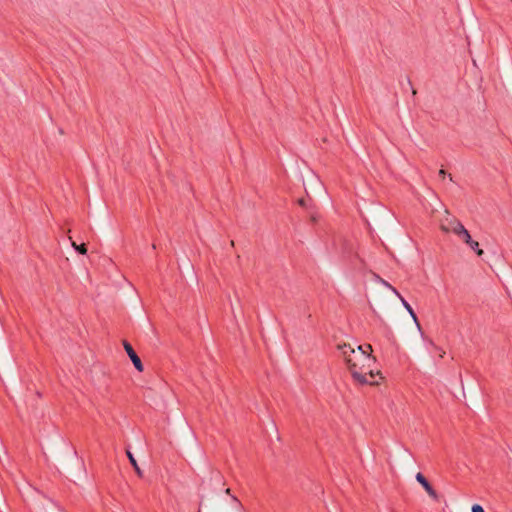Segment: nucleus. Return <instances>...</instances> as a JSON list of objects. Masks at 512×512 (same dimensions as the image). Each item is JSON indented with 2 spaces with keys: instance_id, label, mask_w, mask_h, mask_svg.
Segmentation results:
<instances>
[{
  "instance_id": "f257e3e1",
  "label": "nucleus",
  "mask_w": 512,
  "mask_h": 512,
  "mask_svg": "<svg viewBox=\"0 0 512 512\" xmlns=\"http://www.w3.org/2000/svg\"><path fill=\"white\" fill-rule=\"evenodd\" d=\"M366 349L363 346H358L356 349L350 344L338 345L344 361L354 379L360 385H379L376 376L383 379L380 371L374 373L373 367L376 363V358L371 354L372 346L367 344Z\"/></svg>"
},
{
  "instance_id": "f03ea898",
  "label": "nucleus",
  "mask_w": 512,
  "mask_h": 512,
  "mask_svg": "<svg viewBox=\"0 0 512 512\" xmlns=\"http://www.w3.org/2000/svg\"><path fill=\"white\" fill-rule=\"evenodd\" d=\"M453 233L456 234L461 240L465 243L469 244L470 247L480 255L479 243L477 241H473L469 232L465 229V227L461 223H455L453 226Z\"/></svg>"
},
{
  "instance_id": "7ed1b4c3",
  "label": "nucleus",
  "mask_w": 512,
  "mask_h": 512,
  "mask_svg": "<svg viewBox=\"0 0 512 512\" xmlns=\"http://www.w3.org/2000/svg\"><path fill=\"white\" fill-rule=\"evenodd\" d=\"M453 233L456 234L461 240L465 243L469 244L470 247L480 255L479 243L477 241H473L469 232L465 229V227L461 223H455L453 226Z\"/></svg>"
},
{
  "instance_id": "20e7f679",
  "label": "nucleus",
  "mask_w": 512,
  "mask_h": 512,
  "mask_svg": "<svg viewBox=\"0 0 512 512\" xmlns=\"http://www.w3.org/2000/svg\"><path fill=\"white\" fill-rule=\"evenodd\" d=\"M123 347H124L126 353L128 354L130 360L132 361L134 367L136 368V370L139 372H143L144 366L142 364V361H141L140 357L137 355V353L134 351L132 345L128 341L124 340Z\"/></svg>"
},
{
  "instance_id": "39448f33",
  "label": "nucleus",
  "mask_w": 512,
  "mask_h": 512,
  "mask_svg": "<svg viewBox=\"0 0 512 512\" xmlns=\"http://www.w3.org/2000/svg\"><path fill=\"white\" fill-rule=\"evenodd\" d=\"M416 480L433 500L439 501V495L437 491L433 488V486L428 482L426 477L421 472L416 474Z\"/></svg>"
},
{
  "instance_id": "423d86ee",
  "label": "nucleus",
  "mask_w": 512,
  "mask_h": 512,
  "mask_svg": "<svg viewBox=\"0 0 512 512\" xmlns=\"http://www.w3.org/2000/svg\"><path fill=\"white\" fill-rule=\"evenodd\" d=\"M385 285H387L389 288H391V290L400 298L403 306L409 312V314L411 315L413 320L416 322L417 326H420L417 316H416L415 312L413 311L412 307L410 306V304L401 296V294L393 286H391L387 282H385Z\"/></svg>"
},
{
  "instance_id": "0eeeda50",
  "label": "nucleus",
  "mask_w": 512,
  "mask_h": 512,
  "mask_svg": "<svg viewBox=\"0 0 512 512\" xmlns=\"http://www.w3.org/2000/svg\"><path fill=\"white\" fill-rule=\"evenodd\" d=\"M445 213L447 214V217L445 219V221H441L440 223V229L441 231L445 232V233H450V232H453V226H454V222L455 223H460L457 219H455L454 217L452 218H449V212L447 210H445Z\"/></svg>"
},
{
  "instance_id": "6e6552de",
  "label": "nucleus",
  "mask_w": 512,
  "mask_h": 512,
  "mask_svg": "<svg viewBox=\"0 0 512 512\" xmlns=\"http://www.w3.org/2000/svg\"><path fill=\"white\" fill-rule=\"evenodd\" d=\"M126 454H127V457L131 463V465L134 467L136 473L139 475V476H142V471L141 469L139 468L138 464H137V461L135 460L134 456L132 455V453L127 450L126 451Z\"/></svg>"
},
{
  "instance_id": "1a4fd4ad",
  "label": "nucleus",
  "mask_w": 512,
  "mask_h": 512,
  "mask_svg": "<svg viewBox=\"0 0 512 512\" xmlns=\"http://www.w3.org/2000/svg\"><path fill=\"white\" fill-rule=\"evenodd\" d=\"M72 246L75 248V250L80 253L81 255L87 254V247L85 243H82L80 245H77L75 242H71Z\"/></svg>"
},
{
  "instance_id": "9d476101",
  "label": "nucleus",
  "mask_w": 512,
  "mask_h": 512,
  "mask_svg": "<svg viewBox=\"0 0 512 512\" xmlns=\"http://www.w3.org/2000/svg\"><path fill=\"white\" fill-rule=\"evenodd\" d=\"M472 512H480V504H474L471 508Z\"/></svg>"
},
{
  "instance_id": "9b49d317",
  "label": "nucleus",
  "mask_w": 512,
  "mask_h": 512,
  "mask_svg": "<svg viewBox=\"0 0 512 512\" xmlns=\"http://www.w3.org/2000/svg\"><path fill=\"white\" fill-rule=\"evenodd\" d=\"M297 202L302 207L306 206V200L304 198H300Z\"/></svg>"
},
{
  "instance_id": "f8f14e48",
  "label": "nucleus",
  "mask_w": 512,
  "mask_h": 512,
  "mask_svg": "<svg viewBox=\"0 0 512 512\" xmlns=\"http://www.w3.org/2000/svg\"><path fill=\"white\" fill-rule=\"evenodd\" d=\"M439 176H440L442 179H444V178H445V176H446V171H445L444 169H440V170H439Z\"/></svg>"
},
{
  "instance_id": "ddd939ff",
  "label": "nucleus",
  "mask_w": 512,
  "mask_h": 512,
  "mask_svg": "<svg viewBox=\"0 0 512 512\" xmlns=\"http://www.w3.org/2000/svg\"><path fill=\"white\" fill-rule=\"evenodd\" d=\"M311 221H312V222H316V221H317L316 216L312 215V216H311Z\"/></svg>"
},
{
  "instance_id": "4468645a",
  "label": "nucleus",
  "mask_w": 512,
  "mask_h": 512,
  "mask_svg": "<svg viewBox=\"0 0 512 512\" xmlns=\"http://www.w3.org/2000/svg\"><path fill=\"white\" fill-rule=\"evenodd\" d=\"M444 354H445V351H441V353H439V357H440V358H443V357H444Z\"/></svg>"
},
{
  "instance_id": "2eb2a0df",
  "label": "nucleus",
  "mask_w": 512,
  "mask_h": 512,
  "mask_svg": "<svg viewBox=\"0 0 512 512\" xmlns=\"http://www.w3.org/2000/svg\"><path fill=\"white\" fill-rule=\"evenodd\" d=\"M225 492H226V494H229V495H230V493H231V489H230V488H227V489L225 490Z\"/></svg>"
},
{
  "instance_id": "dca6fc26",
  "label": "nucleus",
  "mask_w": 512,
  "mask_h": 512,
  "mask_svg": "<svg viewBox=\"0 0 512 512\" xmlns=\"http://www.w3.org/2000/svg\"><path fill=\"white\" fill-rule=\"evenodd\" d=\"M230 246H234V241L233 240H231Z\"/></svg>"
},
{
  "instance_id": "f3484780",
  "label": "nucleus",
  "mask_w": 512,
  "mask_h": 512,
  "mask_svg": "<svg viewBox=\"0 0 512 512\" xmlns=\"http://www.w3.org/2000/svg\"><path fill=\"white\" fill-rule=\"evenodd\" d=\"M482 512H484V509L482 508Z\"/></svg>"
},
{
  "instance_id": "a211bd4d",
  "label": "nucleus",
  "mask_w": 512,
  "mask_h": 512,
  "mask_svg": "<svg viewBox=\"0 0 512 512\" xmlns=\"http://www.w3.org/2000/svg\"><path fill=\"white\" fill-rule=\"evenodd\" d=\"M198 512H200V509L198 510Z\"/></svg>"
}]
</instances>
